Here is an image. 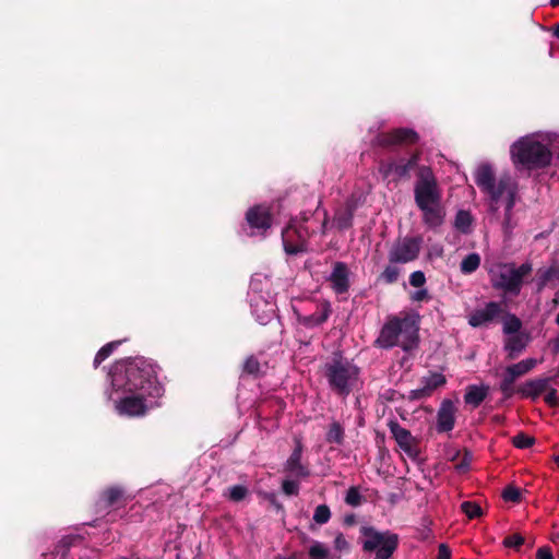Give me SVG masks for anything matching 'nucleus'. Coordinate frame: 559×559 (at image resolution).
<instances>
[{"mask_svg": "<svg viewBox=\"0 0 559 559\" xmlns=\"http://www.w3.org/2000/svg\"><path fill=\"white\" fill-rule=\"evenodd\" d=\"M112 391L109 399L115 401L120 415L143 416L158 406L164 390L157 380L156 366L144 358L119 361L110 371Z\"/></svg>", "mask_w": 559, "mask_h": 559, "instance_id": "1", "label": "nucleus"}, {"mask_svg": "<svg viewBox=\"0 0 559 559\" xmlns=\"http://www.w3.org/2000/svg\"><path fill=\"white\" fill-rule=\"evenodd\" d=\"M556 144H559L556 134L536 132L522 136L511 145V159L519 170L545 168L552 159Z\"/></svg>", "mask_w": 559, "mask_h": 559, "instance_id": "2", "label": "nucleus"}, {"mask_svg": "<svg viewBox=\"0 0 559 559\" xmlns=\"http://www.w3.org/2000/svg\"><path fill=\"white\" fill-rule=\"evenodd\" d=\"M420 317L418 313H405L391 317L380 331L376 344L382 348L401 346L405 352L417 347Z\"/></svg>", "mask_w": 559, "mask_h": 559, "instance_id": "3", "label": "nucleus"}, {"mask_svg": "<svg viewBox=\"0 0 559 559\" xmlns=\"http://www.w3.org/2000/svg\"><path fill=\"white\" fill-rule=\"evenodd\" d=\"M475 181L493 203L503 202L507 212L512 210L518 183L510 175L503 174L496 179L493 170L489 165H480L476 170Z\"/></svg>", "mask_w": 559, "mask_h": 559, "instance_id": "4", "label": "nucleus"}, {"mask_svg": "<svg viewBox=\"0 0 559 559\" xmlns=\"http://www.w3.org/2000/svg\"><path fill=\"white\" fill-rule=\"evenodd\" d=\"M324 374L332 390L347 396L359 382L360 370L352 361L342 356H335L325 364Z\"/></svg>", "mask_w": 559, "mask_h": 559, "instance_id": "5", "label": "nucleus"}, {"mask_svg": "<svg viewBox=\"0 0 559 559\" xmlns=\"http://www.w3.org/2000/svg\"><path fill=\"white\" fill-rule=\"evenodd\" d=\"M531 271L532 265L528 263L519 267L512 263H495L488 269L492 286L514 295L520 293L523 277Z\"/></svg>", "mask_w": 559, "mask_h": 559, "instance_id": "6", "label": "nucleus"}, {"mask_svg": "<svg viewBox=\"0 0 559 559\" xmlns=\"http://www.w3.org/2000/svg\"><path fill=\"white\" fill-rule=\"evenodd\" d=\"M414 198L417 206L441 202V190L429 167H420L414 187Z\"/></svg>", "mask_w": 559, "mask_h": 559, "instance_id": "7", "label": "nucleus"}, {"mask_svg": "<svg viewBox=\"0 0 559 559\" xmlns=\"http://www.w3.org/2000/svg\"><path fill=\"white\" fill-rule=\"evenodd\" d=\"M366 539L364 549L367 551H376L377 557L390 558L397 547V536L392 533H379L374 530L366 531Z\"/></svg>", "mask_w": 559, "mask_h": 559, "instance_id": "8", "label": "nucleus"}, {"mask_svg": "<svg viewBox=\"0 0 559 559\" xmlns=\"http://www.w3.org/2000/svg\"><path fill=\"white\" fill-rule=\"evenodd\" d=\"M309 231L302 225L290 224L282 233L284 250L287 254H297L307 250Z\"/></svg>", "mask_w": 559, "mask_h": 559, "instance_id": "9", "label": "nucleus"}, {"mask_svg": "<svg viewBox=\"0 0 559 559\" xmlns=\"http://www.w3.org/2000/svg\"><path fill=\"white\" fill-rule=\"evenodd\" d=\"M420 251V240L417 238H404L397 241L389 253L391 263H408L414 261Z\"/></svg>", "mask_w": 559, "mask_h": 559, "instance_id": "10", "label": "nucleus"}, {"mask_svg": "<svg viewBox=\"0 0 559 559\" xmlns=\"http://www.w3.org/2000/svg\"><path fill=\"white\" fill-rule=\"evenodd\" d=\"M419 155L414 154L408 159L382 163L379 167V171L384 178L400 180L409 176L411 170L417 165Z\"/></svg>", "mask_w": 559, "mask_h": 559, "instance_id": "11", "label": "nucleus"}, {"mask_svg": "<svg viewBox=\"0 0 559 559\" xmlns=\"http://www.w3.org/2000/svg\"><path fill=\"white\" fill-rule=\"evenodd\" d=\"M502 313L501 305L495 301L485 304L472 311L468 317V324L473 328L487 326L496 321Z\"/></svg>", "mask_w": 559, "mask_h": 559, "instance_id": "12", "label": "nucleus"}, {"mask_svg": "<svg viewBox=\"0 0 559 559\" xmlns=\"http://www.w3.org/2000/svg\"><path fill=\"white\" fill-rule=\"evenodd\" d=\"M537 365V360L534 358L523 359L514 365L507 367L503 380L501 381V391L510 395L514 381L531 371Z\"/></svg>", "mask_w": 559, "mask_h": 559, "instance_id": "13", "label": "nucleus"}, {"mask_svg": "<svg viewBox=\"0 0 559 559\" xmlns=\"http://www.w3.org/2000/svg\"><path fill=\"white\" fill-rule=\"evenodd\" d=\"M389 429L399 447L411 457L418 454L417 441L412 433L396 421L389 423Z\"/></svg>", "mask_w": 559, "mask_h": 559, "instance_id": "14", "label": "nucleus"}, {"mask_svg": "<svg viewBox=\"0 0 559 559\" xmlns=\"http://www.w3.org/2000/svg\"><path fill=\"white\" fill-rule=\"evenodd\" d=\"M456 406L450 400H444L437 414V430L448 432L454 428Z\"/></svg>", "mask_w": 559, "mask_h": 559, "instance_id": "15", "label": "nucleus"}, {"mask_svg": "<svg viewBox=\"0 0 559 559\" xmlns=\"http://www.w3.org/2000/svg\"><path fill=\"white\" fill-rule=\"evenodd\" d=\"M417 140L418 135L412 129H396L378 138V142L381 145L415 143Z\"/></svg>", "mask_w": 559, "mask_h": 559, "instance_id": "16", "label": "nucleus"}, {"mask_svg": "<svg viewBox=\"0 0 559 559\" xmlns=\"http://www.w3.org/2000/svg\"><path fill=\"white\" fill-rule=\"evenodd\" d=\"M302 450L301 439L295 438V449L285 463V469L298 477H307L309 475L308 468L301 464Z\"/></svg>", "mask_w": 559, "mask_h": 559, "instance_id": "17", "label": "nucleus"}, {"mask_svg": "<svg viewBox=\"0 0 559 559\" xmlns=\"http://www.w3.org/2000/svg\"><path fill=\"white\" fill-rule=\"evenodd\" d=\"M348 269L345 263L336 262L334 264L333 271L329 277L332 288L336 294H343L348 290L349 280H348Z\"/></svg>", "mask_w": 559, "mask_h": 559, "instance_id": "18", "label": "nucleus"}, {"mask_svg": "<svg viewBox=\"0 0 559 559\" xmlns=\"http://www.w3.org/2000/svg\"><path fill=\"white\" fill-rule=\"evenodd\" d=\"M418 209L421 211L423 221L428 227L436 228L443 223L445 212L441 202L421 205Z\"/></svg>", "mask_w": 559, "mask_h": 559, "instance_id": "19", "label": "nucleus"}, {"mask_svg": "<svg viewBox=\"0 0 559 559\" xmlns=\"http://www.w3.org/2000/svg\"><path fill=\"white\" fill-rule=\"evenodd\" d=\"M331 314V305L328 301H323L318 305L317 311L309 316H298V321L306 328H314L324 323Z\"/></svg>", "mask_w": 559, "mask_h": 559, "instance_id": "20", "label": "nucleus"}, {"mask_svg": "<svg viewBox=\"0 0 559 559\" xmlns=\"http://www.w3.org/2000/svg\"><path fill=\"white\" fill-rule=\"evenodd\" d=\"M445 377L442 373L435 372L423 379V386L411 392L414 399H423L431 395V393L445 384Z\"/></svg>", "mask_w": 559, "mask_h": 559, "instance_id": "21", "label": "nucleus"}, {"mask_svg": "<svg viewBox=\"0 0 559 559\" xmlns=\"http://www.w3.org/2000/svg\"><path fill=\"white\" fill-rule=\"evenodd\" d=\"M247 222L253 229L266 230L271 226L270 213L262 206H254L248 211Z\"/></svg>", "mask_w": 559, "mask_h": 559, "instance_id": "22", "label": "nucleus"}, {"mask_svg": "<svg viewBox=\"0 0 559 559\" xmlns=\"http://www.w3.org/2000/svg\"><path fill=\"white\" fill-rule=\"evenodd\" d=\"M251 307L257 320L261 324H266L274 316V305L261 297L251 299Z\"/></svg>", "mask_w": 559, "mask_h": 559, "instance_id": "23", "label": "nucleus"}, {"mask_svg": "<svg viewBox=\"0 0 559 559\" xmlns=\"http://www.w3.org/2000/svg\"><path fill=\"white\" fill-rule=\"evenodd\" d=\"M528 336L524 333H515L507 337L504 348L511 358L520 354L527 345Z\"/></svg>", "mask_w": 559, "mask_h": 559, "instance_id": "24", "label": "nucleus"}, {"mask_svg": "<svg viewBox=\"0 0 559 559\" xmlns=\"http://www.w3.org/2000/svg\"><path fill=\"white\" fill-rule=\"evenodd\" d=\"M549 379L531 380L521 386L520 392L525 397L536 399L546 391Z\"/></svg>", "mask_w": 559, "mask_h": 559, "instance_id": "25", "label": "nucleus"}, {"mask_svg": "<svg viewBox=\"0 0 559 559\" xmlns=\"http://www.w3.org/2000/svg\"><path fill=\"white\" fill-rule=\"evenodd\" d=\"M488 393V386L485 385H469L466 389L464 401L466 404L477 407L485 400Z\"/></svg>", "mask_w": 559, "mask_h": 559, "instance_id": "26", "label": "nucleus"}, {"mask_svg": "<svg viewBox=\"0 0 559 559\" xmlns=\"http://www.w3.org/2000/svg\"><path fill=\"white\" fill-rule=\"evenodd\" d=\"M310 559H335L326 545L321 542H313L309 547Z\"/></svg>", "mask_w": 559, "mask_h": 559, "instance_id": "27", "label": "nucleus"}, {"mask_svg": "<svg viewBox=\"0 0 559 559\" xmlns=\"http://www.w3.org/2000/svg\"><path fill=\"white\" fill-rule=\"evenodd\" d=\"M352 219L353 209L350 206H346V209L335 212L333 224H335L338 229H346L352 225Z\"/></svg>", "mask_w": 559, "mask_h": 559, "instance_id": "28", "label": "nucleus"}, {"mask_svg": "<svg viewBox=\"0 0 559 559\" xmlns=\"http://www.w3.org/2000/svg\"><path fill=\"white\" fill-rule=\"evenodd\" d=\"M480 265V257L478 253L467 254L460 264V270L463 274H471L475 272Z\"/></svg>", "mask_w": 559, "mask_h": 559, "instance_id": "29", "label": "nucleus"}, {"mask_svg": "<svg viewBox=\"0 0 559 559\" xmlns=\"http://www.w3.org/2000/svg\"><path fill=\"white\" fill-rule=\"evenodd\" d=\"M473 223V217L469 212L467 211H459L455 221L454 226L460 231L466 234L471 230V226Z\"/></svg>", "mask_w": 559, "mask_h": 559, "instance_id": "30", "label": "nucleus"}, {"mask_svg": "<svg viewBox=\"0 0 559 559\" xmlns=\"http://www.w3.org/2000/svg\"><path fill=\"white\" fill-rule=\"evenodd\" d=\"M521 321L513 314H509L503 320V333L509 336L515 333H520Z\"/></svg>", "mask_w": 559, "mask_h": 559, "instance_id": "31", "label": "nucleus"}, {"mask_svg": "<svg viewBox=\"0 0 559 559\" xmlns=\"http://www.w3.org/2000/svg\"><path fill=\"white\" fill-rule=\"evenodd\" d=\"M120 342H111L103 346L96 354L94 358V366H99L107 357L111 355L114 349L119 346Z\"/></svg>", "mask_w": 559, "mask_h": 559, "instance_id": "32", "label": "nucleus"}, {"mask_svg": "<svg viewBox=\"0 0 559 559\" xmlns=\"http://www.w3.org/2000/svg\"><path fill=\"white\" fill-rule=\"evenodd\" d=\"M461 510L468 519H476L481 516L483 510L479 504L473 501H465L461 504Z\"/></svg>", "mask_w": 559, "mask_h": 559, "instance_id": "33", "label": "nucleus"}, {"mask_svg": "<svg viewBox=\"0 0 559 559\" xmlns=\"http://www.w3.org/2000/svg\"><path fill=\"white\" fill-rule=\"evenodd\" d=\"M331 519V511L330 508L326 504H320L316 508L313 513V521L317 524H325Z\"/></svg>", "mask_w": 559, "mask_h": 559, "instance_id": "34", "label": "nucleus"}, {"mask_svg": "<svg viewBox=\"0 0 559 559\" xmlns=\"http://www.w3.org/2000/svg\"><path fill=\"white\" fill-rule=\"evenodd\" d=\"M343 435H344V431H343V428L341 427V425L338 423H333V424H331L330 429L326 433V440L329 442H334V443L340 444L343 441Z\"/></svg>", "mask_w": 559, "mask_h": 559, "instance_id": "35", "label": "nucleus"}, {"mask_svg": "<svg viewBox=\"0 0 559 559\" xmlns=\"http://www.w3.org/2000/svg\"><path fill=\"white\" fill-rule=\"evenodd\" d=\"M349 544L346 540L345 536L340 533L336 535L334 539V552H332L333 556H336V558H340L343 552L348 551Z\"/></svg>", "mask_w": 559, "mask_h": 559, "instance_id": "36", "label": "nucleus"}, {"mask_svg": "<svg viewBox=\"0 0 559 559\" xmlns=\"http://www.w3.org/2000/svg\"><path fill=\"white\" fill-rule=\"evenodd\" d=\"M247 495L248 489L242 485H236L228 489V498L235 502L243 500L247 497Z\"/></svg>", "mask_w": 559, "mask_h": 559, "instance_id": "37", "label": "nucleus"}, {"mask_svg": "<svg viewBox=\"0 0 559 559\" xmlns=\"http://www.w3.org/2000/svg\"><path fill=\"white\" fill-rule=\"evenodd\" d=\"M362 501V497L357 487H350L345 496V502L352 507H358Z\"/></svg>", "mask_w": 559, "mask_h": 559, "instance_id": "38", "label": "nucleus"}, {"mask_svg": "<svg viewBox=\"0 0 559 559\" xmlns=\"http://www.w3.org/2000/svg\"><path fill=\"white\" fill-rule=\"evenodd\" d=\"M400 275V269L395 265H388L383 273L381 274L382 280L388 283L392 284L397 281Z\"/></svg>", "mask_w": 559, "mask_h": 559, "instance_id": "39", "label": "nucleus"}, {"mask_svg": "<svg viewBox=\"0 0 559 559\" xmlns=\"http://www.w3.org/2000/svg\"><path fill=\"white\" fill-rule=\"evenodd\" d=\"M535 439L524 433H519L513 437V444L519 449H526L533 445Z\"/></svg>", "mask_w": 559, "mask_h": 559, "instance_id": "40", "label": "nucleus"}, {"mask_svg": "<svg viewBox=\"0 0 559 559\" xmlns=\"http://www.w3.org/2000/svg\"><path fill=\"white\" fill-rule=\"evenodd\" d=\"M121 496V490L117 488H110L104 492L103 499L106 502V504L111 506L116 503Z\"/></svg>", "mask_w": 559, "mask_h": 559, "instance_id": "41", "label": "nucleus"}, {"mask_svg": "<svg viewBox=\"0 0 559 559\" xmlns=\"http://www.w3.org/2000/svg\"><path fill=\"white\" fill-rule=\"evenodd\" d=\"M502 497L506 501L518 502L521 497V491L513 486H509L503 490Z\"/></svg>", "mask_w": 559, "mask_h": 559, "instance_id": "42", "label": "nucleus"}, {"mask_svg": "<svg viewBox=\"0 0 559 559\" xmlns=\"http://www.w3.org/2000/svg\"><path fill=\"white\" fill-rule=\"evenodd\" d=\"M524 538L520 534H513L504 538L503 545L509 548L518 549L521 545H523Z\"/></svg>", "mask_w": 559, "mask_h": 559, "instance_id": "43", "label": "nucleus"}, {"mask_svg": "<svg viewBox=\"0 0 559 559\" xmlns=\"http://www.w3.org/2000/svg\"><path fill=\"white\" fill-rule=\"evenodd\" d=\"M283 491L287 496L297 495L299 491V484L296 480L286 479L282 485Z\"/></svg>", "mask_w": 559, "mask_h": 559, "instance_id": "44", "label": "nucleus"}, {"mask_svg": "<svg viewBox=\"0 0 559 559\" xmlns=\"http://www.w3.org/2000/svg\"><path fill=\"white\" fill-rule=\"evenodd\" d=\"M426 283V276L421 271H415L409 276V284L414 287H423Z\"/></svg>", "mask_w": 559, "mask_h": 559, "instance_id": "45", "label": "nucleus"}, {"mask_svg": "<svg viewBox=\"0 0 559 559\" xmlns=\"http://www.w3.org/2000/svg\"><path fill=\"white\" fill-rule=\"evenodd\" d=\"M411 300L413 302L429 301L430 295L426 288L420 287V289L411 294Z\"/></svg>", "mask_w": 559, "mask_h": 559, "instance_id": "46", "label": "nucleus"}, {"mask_svg": "<svg viewBox=\"0 0 559 559\" xmlns=\"http://www.w3.org/2000/svg\"><path fill=\"white\" fill-rule=\"evenodd\" d=\"M259 361L258 359H255L254 357H249L246 361H245V370L248 372V373H257L259 371Z\"/></svg>", "mask_w": 559, "mask_h": 559, "instance_id": "47", "label": "nucleus"}, {"mask_svg": "<svg viewBox=\"0 0 559 559\" xmlns=\"http://www.w3.org/2000/svg\"><path fill=\"white\" fill-rule=\"evenodd\" d=\"M536 559H554V557L548 547H540L537 549Z\"/></svg>", "mask_w": 559, "mask_h": 559, "instance_id": "48", "label": "nucleus"}, {"mask_svg": "<svg viewBox=\"0 0 559 559\" xmlns=\"http://www.w3.org/2000/svg\"><path fill=\"white\" fill-rule=\"evenodd\" d=\"M451 551L447 545L441 544L438 549V559H450Z\"/></svg>", "mask_w": 559, "mask_h": 559, "instance_id": "49", "label": "nucleus"}, {"mask_svg": "<svg viewBox=\"0 0 559 559\" xmlns=\"http://www.w3.org/2000/svg\"><path fill=\"white\" fill-rule=\"evenodd\" d=\"M545 401L546 403H548L549 405H555L557 403V396H556V391L555 390H551L546 396H545Z\"/></svg>", "mask_w": 559, "mask_h": 559, "instance_id": "50", "label": "nucleus"}, {"mask_svg": "<svg viewBox=\"0 0 559 559\" xmlns=\"http://www.w3.org/2000/svg\"><path fill=\"white\" fill-rule=\"evenodd\" d=\"M555 273H556V271L554 269L548 270L545 273V276L542 281V285H545L547 281L551 280L554 277Z\"/></svg>", "mask_w": 559, "mask_h": 559, "instance_id": "51", "label": "nucleus"}, {"mask_svg": "<svg viewBox=\"0 0 559 559\" xmlns=\"http://www.w3.org/2000/svg\"><path fill=\"white\" fill-rule=\"evenodd\" d=\"M550 4L554 5V7H558L559 5V0H550Z\"/></svg>", "mask_w": 559, "mask_h": 559, "instance_id": "52", "label": "nucleus"}, {"mask_svg": "<svg viewBox=\"0 0 559 559\" xmlns=\"http://www.w3.org/2000/svg\"><path fill=\"white\" fill-rule=\"evenodd\" d=\"M554 461L556 462L557 466L559 467V453L554 456Z\"/></svg>", "mask_w": 559, "mask_h": 559, "instance_id": "53", "label": "nucleus"}, {"mask_svg": "<svg viewBox=\"0 0 559 559\" xmlns=\"http://www.w3.org/2000/svg\"><path fill=\"white\" fill-rule=\"evenodd\" d=\"M326 225H328V222H326V221H324V223H323V228H324V229L326 228Z\"/></svg>", "mask_w": 559, "mask_h": 559, "instance_id": "54", "label": "nucleus"}, {"mask_svg": "<svg viewBox=\"0 0 559 559\" xmlns=\"http://www.w3.org/2000/svg\"><path fill=\"white\" fill-rule=\"evenodd\" d=\"M556 35L559 37V27L556 31Z\"/></svg>", "mask_w": 559, "mask_h": 559, "instance_id": "55", "label": "nucleus"}, {"mask_svg": "<svg viewBox=\"0 0 559 559\" xmlns=\"http://www.w3.org/2000/svg\"><path fill=\"white\" fill-rule=\"evenodd\" d=\"M374 559H389V558H381V557H376Z\"/></svg>", "mask_w": 559, "mask_h": 559, "instance_id": "56", "label": "nucleus"}]
</instances>
